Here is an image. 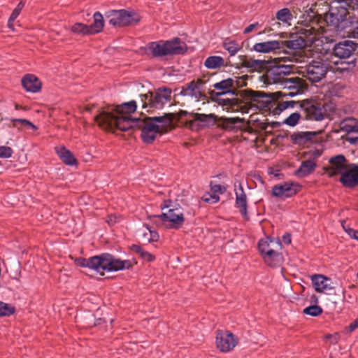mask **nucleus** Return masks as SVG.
<instances>
[{"mask_svg":"<svg viewBox=\"0 0 358 358\" xmlns=\"http://www.w3.org/2000/svg\"><path fill=\"white\" fill-rule=\"evenodd\" d=\"M300 106L305 118L309 120L320 121L329 117L336 112V106L332 101L305 100Z\"/></svg>","mask_w":358,"mask_h":358,"instance_id":"nucleus-6","label":"nucleus"},{"mask_svg":"<svg viewBox=\"0 0 358 358\" xmlns=\"http://www.w3.org/2000/svg\"><path fill=\"white\" fill-rule=\"evenodd\" d=\"M203 65L208 69H220L227 66V63L223 57L214 55L207 57Z\"/></svg>","mask_w":358,"mask_h":358,"instance_id":"nucleus-28","label":"nucleus"},{"mask_svg":"<svg viewBox=\"0 0 358 358\" xmlns=\"http://www.w3.org/2000/svg\"><path fill=\"white\" fill-rule=\"evenodd\" d=\"M20 13V12L18 11V9L13 10L11 15L10 16V17L8 19V26L10 28H11V29L13 28V23L15 21V20L18 17Z\"/></svg>","mask_w":358,"mask_h":358,"instance_id":"nucleus-47","label":"nucleus"},{"mask_svg":"<svg viewBox=\"0 0 358 358\" xmlns=\"http://www.w3.org/2000/svg\"><path fill=\"white\" fill-rule=\"evenodd\" d=\"M350 3L352 6L353 8H358V0H349Z\"/></svg>","mask_w":358,"mask_h":358,"instance_id":"nucleus-59","label":"nucleus"},{"mask_svg":"<svg viewBox=\"0 0 358 358\" xmlns=\"http://www.w3.org/2000/svg\"><path fill=\"white\" fill-rule=\"evenodd\" d=\"M293 72L292 65L282 64L268 69L264 75L267 84H278L282 90L275 92L277 97L302 94L308 88L306 81L297 76H289Z\"/></svg>","mask_w":358,"mask_h":358,"instance_id":"nucleus-2","label":"nucleus"},{"mask_svg":"<svg viewBox=\"0 0 358 358\" xmlns=\"http://www.w3.org/2000/svg\"><path fill=\"white\" fill-rule=\"evenodd\" d=\"M301 36L297 40L291 41H268L262 43H257L253 46V50L258 52L268 53L276 50H280L284 46L289 49H301L305 46H310L314 43L322 38L323 33H321L315 27L307 26L301 29Z\"/></svg>","mask_w":358,"mask_h":358,"instance_id":"nucleus-3","label":"nucleus"},{"mask_svg":"<svg viewBox=\"0 0 358 358\" xmlns=\"http://www.w3.org/2000/svg\"><path fill=\"white\" fill-rule=\"evenodd\" d=\"M322 313V308L317 305L310 306L303 310V313L311 316H318Z\"/></svg>","mask_w":358,"mask_h":358,"instance_id":"nucleus-41","label":"nucleus"},{"mask_svg":"<svg viewBox=\"0 0 358 358\" xmlns=\"http://www.w3.org/2000/svg\"><path fill=\"white\" fill-rule=\"evenodd\" d=\"M329 166L325 169L327 174L332 177L342 174L349 166L345 157L343 155H338L331 157L329 161Z\"/></svg>","mask_w":358,"mask_h":358,"instance_id":"nucleus-17","label":"nucleus"},{"mask_svg":"<svg viewBox=\"0 0 358 358\" xmlns=\"http://www.w3.org/2000/svg\"><path fill=\"white\" fill-rule=\"evenodd\" d=\"M236 206L241 213L245 217L247 215V196L241 183H238V188L235 183Z\"/></svg>","mask_w":358,"mask_h":358,"instance_id":"nucleus-24","label":"nucleus"},{"mask_svg":"<svg viewBox=\"0 0 358 358\" xmlns=\"http://www.w3.org/2000/svg\"><path fill=\"white\" fill-rule=\"evenodd\" d=\"M90 258H88V259L78 258L76 259V264L78 266H80L83 267H87L90 268Z\"/></svg>","mask_w":358,"mask_h":358,"instance_id":"nucleus-48","label":"nucleus"},{"mask_svg":"<svg viewBox=\"0 0 358 358\" xmlns=\"http://www.w3.org/2000/svg\"><path fill=\"white\" fill-rule=\"evenodd\" d=\"M215 97L213 98V100L215 101L217 104L225 107V109L227 110H231L232 111H236L239 109L242 110L243 106L242 103L237 98H224L222 97L224 95H221L215 93Z\"/></svg>","mask_w":358,"mask_h":358,"instance_id":"nucleus-22","label":"nucleus"},{"mask_svg":"<svg viewBox=\"0 0 358 358\" xmlns=\"http://www.w3.org/2000/svg\"><path fill=\"white\" fill-rule=\"evenodd\" d=\"M238 338L229 331H219L216 335L217 348L223 352L232 350L238 344Z\"/></svg>","mask_w":358,"mask_h":358,"instance_id":"nucleus-16","label":"nucleus"},{"mask_svg":"<svg viewBox=\"0 0 358 358\" xmlns=\"http://www.w3.org/2000/svg\"><path fill=\"white\" fill-rule=\"evenodd\" d=\"M275 17L277 20L282 22H288L291 21L293 18L291 11L289 10V8H287L279 10L276 13Z\"/></svg>","mask_w":358,"mask_h":358,"instance_id":"nucleus-37","label":"nucleus"},{"mask_svg":"<svg viewBox=\"0 0 358 358\" xmlns=\"http://www.w3.org/2000/svg\"><path fill=\"white\" fill-rule=\"evenodd\" d=\"M239 59L241 66L250 69L252 71H260L266 64L265 60L254 59L252 58H248L245 55H240Z\"/></svg>","mask_w":358,"mask_h":358,"instance_id":"nucleus-25","label":"nucleus"},{"mask_svg":"<svg viewBox=\"0 0 358 358\" xmlns=\"http://www.w3.org/2000/svg\"><path fill=\"white\" fill-rule=\"evenodd\" d=\"M351 36L354 38L358 39V26L352 31Z\"/></svg>","mask_w":358,"mask_h":358,"instance_id":"nucleus-57","label":"nucleus"},{"mask_svg":"<svg viewBox=\"0 0 358 358\" xmlns=\"http://www.w3.org/2000/svg\"><path fill=\"white\" fill-rule=\"evenodd\" d=\"M330 69H331V66L327 61L317 59L312 60L305 67H303L300 73L310 82L315 83L324 78L327 71Z\"/></svg>","mask_w":358,"mask_h":358,"instance_id":"nucleus-11","label":"nucleus"},{"mask_svg":"<svg viewBox=\"0 0 358 358\" xmlns=\"http://www.w3.org/2000/svg\"><path fill=\"white\" fill-rule=\"evenodd\" d=\"M22 85L27 92L33 93L38 92L41 88V83L32 74L24 76L22 79Z\"/></svg>","mask_w":358,"mask_h":358,"instance_id":"nucleus-26","label":"nucleus"},{"mask_svg":"<svg viewBox=\"0 0 358 358\" xmlns=\"http://www.w3.org/2000/svg\"><path fill=\"white\" fill-rule=\"evenodd\" d=\"M148 234L150 235V236L148 237V241L149 242H150V241H157L158 239L159 235H158V234L155 231H152L148 227ZM143 236L145 237L147 236V233L145 232V233L143 234Z\"/></svg>","mask_w":358,"mask_h":358,"instance_id":"nucleus-46","label":"nucleus"},{"mask_svg":"<svg viewBox=\"0 0 358 358\" xmlns=\"http://www.w3.org/2000/svg\"><path fill=\"white\" fill-rule=\"evenodd\" d=\"M341 182L346 187H354L358 185V166L350 164L341 174Z\"/></svg>","mask_w":358,"mask_h":358,"instance_id":"nucleus-21","label":"nucleus"},{"mask_svg":"<svg viewBox=\"0 0 358 358\" xmlns=\"http://www.w3.org/2000/svg\"><path fill=\"white\" fill-rule=\"evenodd\" d=\"M282 241L285 244H289L291 243V236L289 234H285L282 236Z\"/></svg>","mask_w":358,"mask_h":358,"instance_id":"nucleus-53","label":"nucleus"},{"mask_svg":"<svg viewBox=\"0 0 358 358\" xmlns=\"http://www.w3.org/2000/svg\"><path fill=\"white\" fill-rule=\"evenodd\" d=\"M357 277H358V273H357Z\"/></svg>","mask_w":358,"mask_h":358,"instance_id":"nucleus-63","label":"nucleus"},{"mask_svg":"<svg viewBox=\"0 0 358 358\" xmlns=\"http://www.w3.org/2000/svg\"><path fill=\"white\" fill-rule=\"evenodd\" d=\"M15 312V308L10 304L0 301V316H9Z\"/></svg>","mask_w":358,"mask_h":358,"instance_id":"nucleus-40","label":"nucleus"},{"mask_svg":"<svg viewBox=\"0 0 358 358\" xmlns=\"http://www.w3.org/2000/svg\"><path fill=\"white\" fill-rule=\"evenodd\" d=\"M345 231L350 237L358 241V231L348 227V229H345Z\"/></svg>","mask_w":358,"mask_h":358,"instance_id":"nucleus-50","label":"nucleus"},{"mask_svg":"<svg viewBox=\"0 0 358 358\" xmlns=\"http://www.w3.org/2000/svg\"><path fill=\"white\" fill-rule=\"evenodd\" d=\"M187 114H188V112H187V111H185V110H180L178 114H175V117L173 118V120H174V119H176V118H177V119H178V120H179V119H180L182 116L186 115H187ZM189 114H190V113H189Z\"/></svg>","mask_w":358,"mask_h":358,"instance_id":"nucleus-54","label":"nucleus"},{"mask_svg":"<svg viewBox=\"0 0 358 358\" xmlns=\"http://www.w3.org/2000/svg\"><path fill=\"white\" fill-rule=\"evenodd\" d=\"M234 83L232 78H229L225 80H222L220 82L213 84V87L215 90L220 92H216L221 95H226L228 94H234V88L233 84Z\"/></svg>","mask_w":358,"mask_h":358,"instance_id":"nucleus-27","label":"nucleus"},{"mask_svg":"<svg viewBox=\"0 0 358 358\" xmlns=\"http://www.w3.org/2000/svg\"><path fill=\"white\" fill-rule=\"evenodd\" d=\"M358 328V317L351 322L348 327V332L351 333Z\"/></svg>","mask_w":358,"mask_h":358,"instance_id":"nucleus-52","label":"nucleus"},{"mask_svg":"<svg viewBox=\"0 0 358 358\" xmlns=\"http://www.w3.org/2000/svg\"><path fill=\"white\" fill-rule=\"evenodd\" d=\"M282 244L278 239L266 238L259 241L258 248L265 262L270 266H275L280 262L281 255L279 251Z\"/></svg>","mask_w":358,"mask_h":358,"instance_id":"nucleus-10","label":"nucleus"},{"mask_svg":"<svg viewBox=\"0 0 358 358\" xmlns=\"http://www.w3.org/2000/svg\"><path fill=\"white\" fill-rule=\"evenodd\" d=\"M90 27L83 23H76L71 27V31L74 34L79 35L92 34Z\"/></svg>","mask_w":358,"mask_h":358,"instance_id":"nucleus-38","label":"nucleus"},{"mask_svg":"<svg viewBox=\"0 0 358 358\" xmlns=\"http://www.w3.org/2000/svg\"><path fill=\"white\" fill-rule=\"evenodd\" d=\"M357 48L356 43L352 41H343L336 43L332 50V55L343 59H348L352 55Z\"/></svg>","mask_w":358,"mask_h":358,"instance_id":"nucleus-19","label":"nucleus"},{"mask_svg":"<svg viewBox=\"0 0 358 358\" xmlns=\"http://www.w3.org/2000/svg\"><path fill=\"white\" fill-rule=\"evenodd\" d=\"M24 2H23L22 1H21L18 5L17 6V7L15 8V9H18V11H21L22 8L24 7Z\"/></svg>","mask_w":358,"mask_h":358,"instance_id":"nucleus-58","label":"nucleus"},{"mask_svg":"<svg viewBox=\"0 0 358 358\" xmlns=\"http://www.w3.org/2000/svg\"><path fill=\"white\" fill-rule=\"evenodd\" d=\"M117 217L115 215H110L108 217V222L109 224L112 225L117 222Z\"/></svg>","mask_w":358,"mask_h":358,"instance_id":"nucleus-55","label":"nucleus"},{"mask_svg":"<svg viewBox=\"0 0 358 358\" xmlns=\"http://www.w3.org/2000/svg\"><path fill=\"white\" fill-rule=\"evenodd\" d=\"M56 151L60 159L64 163L67 165H73L76 164V159L71 152L64 147H59L56 148Z\"/></svg>","mask_w":358,"mask_h":358,"instance_id":"nucleus-32","label":"nucleus"},{"mask_svg":"<svg viewBox=\"0 0 358 358\" xmlns=\"http://www.w3.org/2000/svg\"><path fill=\"white\" fill-rule=\"evenodd\" d=\"M180 94L197 99L201 96L202 93L200 90H198L196 84L193 80L182 88Z\"/></svg>","mask_w":358,"mask_h":358,"instance_id":"nucleus-33","label":"nucleus"},{"mask_svg":"<svg viewBox=\"0 0 358 358\" xmlns=\"http://www.w3.org/2000/svg\"><path fill=\"white\" fill-rule=\"evenodd\" d=\"M108 22L115 27L129 26L137 24L139 16L134 12H128L125 10H113L108 13L106 15Z\"/></svg>","mask_w":358,"mask_h":358,"instance_id":"nucleus-13","label":"nucleus"},{"mask_svg":"<svg viewBox=\"0 0 358 358\" xmlns=\"http://www.w3.org/2000/svg\"><path fill=\"white\" fill-rule=\"evenodd\" d=\"M137 108L136 101L125 102L121 105L108 107L103 110L99 115L94 117V120L103 129L115 132L120 130L117 126V120L124 117L131 118V113H134Z\"/></svg>","mask_w":358,"mask_h":358,"instance_id":"nucleus-4","label":"nucleus"},{"mask_svg":"<svg viewBox=\"0 0 358 358\" xmlns=\"http://www.w3.org/2000/svg\"><path fill=\"white\" fill-rule=\"evenodd\" d=\"M223 47L231 56L236 55L240 48L238 44L233 41L224 42Z\"/></svg>","mask_w":358,"mask_h":358,"instance_id":"nucleus-39","label":"nucleus"},{"mask_svg":"<svg viewBox=\"0 0 358 358\" xmlns=\"http://www.w3.org/2000/svg\"><path fill=\"white\" fill-rule=\"evenodd\" d=\"M136 263L130 260H120L108 253H103L90 257V268L96 271L101 275H103L105 271L128 269Z\"/></svg>","mask_w":358,"mask_h":358,"instance_id":"nucleus-5","label":"nucleus"},{"mask_svg":"<svg viewBox=\"0 0 358 358\" xmlns=\"http://www.w3.org/2000/svg\"><path fill=\"white\" fill-rule=\"evenodd\" d=\"M147 50L153 57H163L169 55L182 54L186 50V44L178 38L171 41H159L148 44Z\"/></svg>","mask_w":358,"mask_h":358,"instance_id":"nucleus-7","label":"nucleus"},{"mask_svg":"<svg viewBox=\"0 0 358 358\" xmlns=\"http://www.w3.org/2000/svg\"><path fill=\"white\" fill-rule=\"evenodd\" d=\"M287 96H280L279 97L275 98V104L273 106V112H272L274 115L280 114V112H282V110H284L288 108H294V105L298 103V102H296L294 101L284 100V99L279 101V99H280L282 98H285Z\"/></svg>","mask_w":358,"mask_h":358,"instance_id":"nucleus-29","label":"nucleus"},{"mask_svg":"<svg viewBox=\"0 0 358 358\" xmlns=\"http://www.w3.org/2000/svg\"><path fill=\"white\" fill-rule=\"evenodd\" d=\"M189 115L194 120H199L201 122H206L208 120H213L214 123H215L218 127L226 130H233L235 128L236 124L243 122V119L240 117H218L213 113L206 115L192 113H190Z\"/></svg>","mask_w":358,"mask_h":358,"instance_id":"nucleus-12","label":"nucleus"},{"mask_svg":"<svg viewBox=\"0 0 358 358\" xmlns=\"http://www.w3.org/2000/svg\"><path fill=\"white\" fill-rule=\"evenodd\" d=\"M313 285L317 292H323L334 288V283L331 279L323 275L315 274L311 277Z\"/></svg>","mask_w":358,"mask_h":358,"instance_id":"nucleus-23","label":"nucleus"},{"mask_svg":"<svg viewBox=\"0 0 358 358\" xmlns=\"http://www.w3.org/2000/svg\"><path fill=\"white\" fill-rule=\"evenodd\" d=\"M289 60H290V62H293L297 63L299 61V57H297L296 55H293L292 57V59H290Z\"/></svg>","mask_w":358,"mask_h":358,"instance_id":"nucleus-60","label":"nucleus"},{"mask_svg":"<svg viewBox=\"0 0 358 358\" xmlns=\"http://www.w3.org/2000/svg\"><path fill=\"white\" fill-rule=\"evenodd\" d=\"M194 83L196 84L198 87V90H200L201 91V87L205 83V81H203L202 79H197L196 81H194Z\"/></svg>","mask_w":358,"mask_h":358,"instance_id":"nucleus-56","label":"nucleus"},{"mask_svg":"<svg viewBox=\"0 0 358 358\" xmlns=\"http://www.w3.org/2000/svg\"><path fill=\"white\" fill-rule=\"evenodd\" d=\"M316 166L315 162L313 159L304 160L301 162L299 168L295 171V175L303 178L312 173Z\"/></svg>","mask_w":358,"mask_h":358,"instance_id":"nucleus-31","label":"nucleus"},{"mask_svg":"<svg viewBox=\"0 0 358 358\" xmlns=\"http://www.w3.org/2000/svg\"><path fill=\"white\" fill-rule=\"evenodd\" d=\"M341 129L348 133L347 141L352 144H358V120L354 118L343 120Z\"/></svg>","mask_w":358,"mask_h":358,"instance_id":"nucleus-20","label":"nucleus"},{"mask_svg":"<svg viewBox=\"0 0 358 358\" xmlns=\"http://www.w3.org/2000/svg\"><path fill=\"white\" fill-rule=\"evenodd\" d=\"M8 126L9 127H16L19 130L23 127H30L33 129H36L34 124L26 119H11Z\"/></svg>","mask_w":358,"mask_h":358,"instance_id":"nucleus-35","label":"nucleus"},{"mask_svg":"<svg viewBox=\"0 0 358 358\" xmlns=\"http://www.w3.org/2000/svg\"><path fill=\"white\" fill-rule=\"evenodd\" d=\"M348 10L343 8H331L324 16L327 24L336 31L343 29L347 23Z\"/></svg>","mask_w":358,"mask_h":358,"instance_id":"nucleus-14","label":"nucleus"},{"mask_svg":"<svg viewBox=\"0 0 358 358\" xmlns=\"http://www.w3.org/2000/svg\"><path fill=\"white\" fill-rule=\"evenodd\" d=\"M202 199L204 201L208 202V203H215L217 202L220 199V198L217 195H216V194L212 195L210 194L203 195Z\"/></svg>","mask_w":358,"mask_h":358,"instance_id":"nucleus-45","label":"nucleus"},{"mask_svg":"<svg viewBox=\"0 0 358 358\" xmlns=\"http://www.w3.org/2000/svg\"><path fill=\"white\" fill-rule=\"evenodd\" d=\"M13 151L8 146H0V157L9 158L12 156Z\"/></svg>","mask_w":358,"mask_h":358,"instance_id":"nucleus-44","label":"nucleus"},{"mask_svg":"<svg viewBox=\"0 0 358 358\" xmlns=\"http://www.w3.org/2000/svg\"><path fill=\"white\" fill-rule=\"evenodd\" d=\"M175 117V113H168L162 116L143 117L132 119L124 117L117 120L120 131H127L132 127H138L141 130V137L146 143H151L157 136L164 132L170 126Z\"/></svg>","mask_w":358,"mask_h":358,"instance_id":"nucleus-1","label":"nucleus"},{"mask_svg":"<svg viewBox=\"0 0 358 358\" xmlns=\"http://www.w3.org/2000/svg\"><path fill=\"white\" fill-rule=\"evenodd\" d=\"M211 191L215 194L216 193H223L225 191V188L222 187L220 185H213L210 184Z\"/></svg>","mask_w":358,"mask_h":358,"instance_id":"nucleus-49","label":"nucleus"},{"mask_svg":"<svg viewBox=\"0 0 358 358\" xmlns=\"http://www.w3.org/2000/svg\"><path fill=\"white\" fill-rule=\"evenodd\" d=\"M244 97L251 106L250 108H256L259 110L273 112L275 98L277 96L275 92L266 93L262 91L247 90L244 91Z\"/></svg>","mask_w":358,"mask_h":358,"instance_id":"nucleus-8","label":"nucleus"},{"mask_svg":"<svg viewBox=\"0 0 358 358\" xmlns=\"http://www.w3.org/2000/svg\"><path fill=\"white\" fill-rule=\"evenodd\" d=\"M164 212L158 217L163 222H170L169 227L173 229H178L181 227L184 223L185 217L182 209L180 207L169 208L166 206L162 208Z\"/></svg>","mask_w":358,"mask_h":358,"instance_id":"nucleus-15","label":"nucleus"},{"mask_svg":"<svg viewBox=\"0 0 358 358\" xmlns=\"http://www.w3.org/2000/svg\"><path fill=\"white\" fill-rule=\"evenodd\" d=\"M131 250L138 254L144 261L152 262L155 259V257L152 254L143 250L140 245H132Z\"/></svg>","mask_w":358,"mask_h":358,"instance_id":"nucleus-36","label":"nucleus"},{"mask_svg":"<svg viewBox=\"0 0 358 358\" xmlns=\"http://www.w3.org/2000/svg\"><path fill=\"white\" fill-rule=\"evenodd\" d=\"M300 117L301 115L299 113H293L284 120V123L289 126L294 127L297 124Z\"/></svg>","mask_w":358,"mask_h":358,"instance_id":"nucleus-43","label":"nucleus"},{"mask_svg":"<svg viewBox=\"0 0 358 358\" xmlns=\"http://www.w3.org/2000/svg\"><path fill=\"white\" fill-rule=\"evenodd\" d=\"M94 22L89 27L92 34L100 32L103 27V18L99 12H96L94 15Z\"/></svg>","mask_w":358,"mask_h":358,"instance_id":"nucleus-34","label":"nucleus"},{"mask_svg":"<svg viewBox=\"0 0 358 358\" xmlns=\"http://www.w3.org/2000/svg\"><path fill=\"white\" fill-rule=\"evenodd\" d=\"M248 79V76H243L240 77L234 76L232 78L234 83L233 84L234 91H236L238 88L246 86V80Z\"/></svg>","mask_w":358,"mask_h":358,"instance_id":"nucleus-42","label":"nucleus"},{"mask_svg":"<svg viewBox=\"0 0 358 358\" xmlns=\"http://www.w3.org/2000/svg\"><path fill=\"white\" fill-rule=\"evenodd\" d=\"M315 136V132L299 131L292 134L290 136V138L292 143L294 144L303 145L311 141Z\"/></svg>","mask_w":358,"mask_h":358,"instance_id":"nucleus-30","label":"nucleus"},{"mask_svg":"<svg viewBox=\"0 0 358 358\" xmlns=\"http://www.w3.org/2000/svg\"><path fill=\"white\" fill-rule=\"evenodd\" d=\"M342 227L344 229V230L345 231V229H348V227H346L344 224V223H342Z\"/></svg>","mask_w":358,"mask_h":358,"instance_id":"nucleus-61","label":"nucleus"},{"mask_svg":"<svg viewBox=\"0 0 358 358\" xmlns=\"http://www.w3.org/2000/svg\"><path fill=\"white\" fill-rule=\"evenodd\" d=\"M300 187V185L296 182H285L275 185L272 189V194L275 197H291L299 191Z\"/></svg>","mask_w":358,"mask_h":358,"instance_id":"nucleus-18","label":"nucleus"},{"mask_svg":"<svg viewBox=\"0 0 358 358\" xmlns=\"http://www.w3.org/2000/svg\"><path fill=\"white\" fill-rule=\"evenodd\" d=\"M259 27V24L258 22L251 24L245 29L243 33L245 34H249L250 32H251L252 31H253L254 29H255L256 28H257Z\"/></svg>","mask_w":358,"mask_h":358,"instance_id":"nucleus-51","label":"nucleus"},{"mask_svg":"<svg viewBox=\"0 0 358 358\" xmlns=\"http://www.w3.org/2000/svg\"><path fill=\"white\" fill-rule=\"evenodd\" d=\"M172 91L169 87H159L155 92H148L141 94L140 99L143 108H162L170 101Z\"/></svg>","mask_w":358,"mask_h":358,"instance_id":"nucleus-9","label":"nucleus"},{"mask_svg":"<svg viewBox=\"0 0 358 358\" xmlns=\"http://www.w3.org/2000/svg\"><path fill=\"white\" fill-rule=\"evenodd\" d=\"M342 227L344 229V230L345 231V229H348V227H346L344 224V223H342Z\"/></svg>","mask_w":358,"mask_h":358,"instance_id":"nucleus-62","label":"nucleus"}]
</instances>
